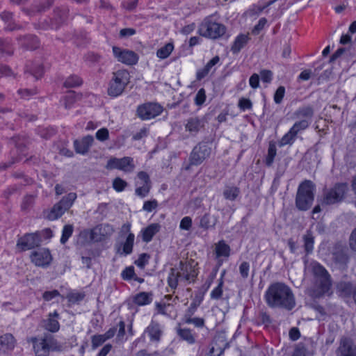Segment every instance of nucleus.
Listing matches in <instances>:
<instances>
[{
    "instance_id": "1",
    "label": "nucleus",
    "mask_w": 356,
    "mask_h": 356,
    "mask_svg": "<svg viewBox=\"0 0 356 356\" xmlns=\"http://www.w3.org/2000/svg\"><path fill=\"white\" fill-rule=\"evenodd\" d=\"M264 298L271 308L291 311L296 306V298L291 289L283 282H275L267 289Z\"/></svg>"
},
{
    "instance_id": "2",
    "label": "nucleus",
    "mask_w": 356,
    "mask_h": 356,
    "mask_svg": "<svg viewBox=\"0 0 356 356\" xmlns=\"http://www.w3.org/2000/svg\"><path fill=\"white\" fill-rule=\"evenodd\" d=\"M315 185L310 180H305L298 186L296 206L300 211H307L314 200Z\"/></svg>"
},
{
    "instance_id": "3",
    "label": "nucleus",
    "mask_w": 356,
    "mask_h": 356,
    "mask_svg": "<svg viewBox=\"0 0 356 356\" xmlns=\"http://www.w3.org/2000/svg\"><path fill=\"white\" fill-rule=\"evenodd\" d=\"M310 266L318 294L323 296L329 292L332 286V279L328 271L316 261L312 262Z\"/></svg>"
},
{
    "instance_id": "4",
    "label": "nucleus",
    "mask_w": 356,
    "mask_h": 356,
    "mask_svg": "<svg viewBox=\"0 0 356 356\" xmlns=\"http://www.w3.org/2000/svg\"><path fill=\"white\" fill-rule=\"evenodd\" d=\"M226 26L213 19L212 16L206 17L200 24L198 33L200 35L218 39L226 33Z\"/></svg>"
},
{
    "instance_id": "5",
    "label": "nucleus",
    "mask_w": 356,
    "mask_h": 356,
    "mask_svg": "<svg viewBox=\"0 0 356 356\" xmlns=\"http://www.w3.org/2000/svg\"><path fill=\"white\" fill-rule=\"evenodd\" d=\"M130 81V75L127 70H118L113 73L107 90L108 95L113 97L122 95Z\"/></svg>"
},
{
    "instance_id": "6",
    "label": "nucleus",
    "mask_w": 356,
    "mask_h": 356,
    "mask_svg": "<svg viewBox=\"0 0 356 356\" xmlns=\"http://www.w3.org/2000/svg\"><path fill=\"white\" fill-rule=\"evenodd\" d=\"M77 197L76 193H70L55 204L52 208L44 211L45 218L49 220H56L60 218L73 205Z\"/></svg>"
},
{
    "instance_id": "7",
    "label": "nucleus",
    "mask_w": 356,
    "mask_h": 356,
    "mask_svg": "<svg viewBox=\"0 0 356 356\" xmlns=\"http://www.w3.org/2000/svg\"><path fill=\"white\" fill-rule=\"evenodd\" d=\"M211 153V147L207 142H200L192 149L189 156V164L186 170H189L191 165H199L202 164Z\"/></svg>"
},
{
    "instance_id": "8",
    "label": "nucleus",
    "mask_w": 356,
    "mask_h": 356,
    "mask_svg": "<svg viewBox=\"0 0 356 356\" xmlns=\"http://www.w3.org/2000/svg\"><path fill=\"white\" fill-rule=\"evenodd\" d=\"M347 183H337L332 188L325 191L322 201L323 204L331 205L341 202L348 191Z\"/></svg>"
},
{
    "instance_id": "9",
    "label": "nucleus",
    "mask_w": 356,
    "mask_h": 356,
    "mask_svg": "<svg viewBox=\"0 0 356 356\" xmlns=\"http://www.w3.org/2000/svg\"><path fill=\"white\" fill-rule=\"evenodd\" d=\"M163 110V106L160 104L148 102L137 107L136 115L142 120H148L160 115Z\"/></svg>"
},
{
    "instance_id": "10",
    "label": "nucleus",
    "mask_w": 356,
    "mask_h": 356,
    "mask_svg": "<svg viewBox=\"0 0 356 356\" xmlns=\"http://www.w3.org/2000/svg\"><path fill=\"white\" fill-rule=\"evenodd\" d=\"M42 242L41 233L35 232L34 233H26L19 238L16 247L20 252H24L38 248Z\"/></svg>"
},
{
    "instance_id": "11",
    "label": "nucleus",
    "mask_w": 356,
    "mask_h": 356,
    "mask_svg": "<svg viewBox=\"0 0 356 356\" xmlns=\"http://www.w3.org/2000/svg\"><path fill=\"white\" fill-rule=\"evenodd\" d=\"M10 143L11 145H13L15 147V148L17 149V150H16V152H14L13 150L11 152L12 156H11L10 159L8 162L2 163L1 165L0 166V168L4 169V170L11 167L13 164L19 162L22 159V157L19 155L16 156V154L18 150L20 152L24 151V148L26 147L27 141H26V139L24 138V137H20L19 136H13V137L10 138Z\"/></svg>"
},
{
    "instance_id": "12",
    "label": "nucleus",
    "mask_w": 356,
    "mask_h": 356,
    "mask_svg": "<svg viewBox=\"0 0 356 356\" xmlns=\"http://www.w3.org/2000/svg\"><path fill=\"white\" fill-rule=\"evenodd\" d=\"M106 168L118 169L125 172H131L135 168L134 159L130 156H124L121 159L111 158L108 161Z\"/></svg>"
},
{
    "instance_id": "13",
    "label": "nucleus",
    "mask_w": 356,
    "mask_h": 356,
    "mask_svg": "<svg viewBox=\"0 0 356 356\" xmlns=\"http://www.w3.org/2000/svg\"><path fill=\"white\" fill-rule=\"evenodd\" d=\"M30 259L35 266L47 268L51 263L52 256L49 249L42 248L31 252Z\"/></svg>"
},
{
    "instance_id": "14",
    "label": "nucleus",
    "mask_w": 356,
    "mask_h": 356,
    "mask_svg": "<svg viewBox=\"0 0 356 356\" xmlns=\"http://www.w3.org/2000/svg\"><path fill=\"white\" fill-rule=\"evenodd\" d=\"M113 52L118 61L127 65H132L138 62V57L137 54L131 50H122L120 47H113Z\"/></svg>"
},
{
    "instance_id": "15",
    "label": "nucleus",
    "mask_w": 356,
    "mask_h": 356,
    "mask_svg": "<svg viewBox=\"0 0 356 356\" xmlns=\"http://www.w3.org/2000/svg\"><path fill=\"white\" fill-rule=\"evenodd\" d=\"M206 120L204 118L192 116L186 120L184 124L186 131L191 136H195L202 129L204 128Z\"/></svg>"
},
{
    "instance_id": "16",
    "label": "nucleus",
    "mask_w": 356,
    "mask_h": 356,
    "mask_svg": "<svg viewBox=\"0 0 356 356\" xmlns=\"http://www.w3.org/2000/svg\"><path fill=\"white\" fill-rule=\"evenodd\" d=\"M348 251V250L346 246L340 243H336L332 253L334 263L342 267L346 266L349 261Z\"/></svg>"
},
{
    "instance_id": "17",
    "label": "nucleus",
    "mask_w": 356,
    "mask_h": 356,
    "mask_svg": "<svg viewBox=\"0 0 356 356\" xmlns=\"http://www.w3.org/2000/svg\"><path fill=\"white\" fill-rule=\"evenodd\" d=\"M179 269L181 273V280H185L188 282H195L198 272L195 269V266L191 263L184 262L180 261L179 264Z\"/></svg>"
},
{
    "instance_id": "18",
    "label": "nucleus",
    "mask_w": 356,
    "mask_h": 356,
    "mask_svg": "<svg viewBox=\"0 0 356 356\" xmlns=\"http://www.w3.org/2000/svg\"><path fill=\"white\" fill-rule=\"evenodd\" d=\"M93 143V136L91 135H87L81 139L74 140L73 145L74 150L77 154L86 155L88 153Z\"/></svg>"
},
{
    "instance_id": "19",
    "label": "nucleus",
    "mask_w": 356,
    "mask_h": 356,
    "mask_svg": "<svg viewBox=\"0 0 356 356\" xmlns=\"http://www.w3.org/2000/svg\"><path fill=\"white\" fill-rule=\"evenodd\" d=\"M337 356H356V348L354 347L352 339L346 337L341 339Z\"/></svg>"
},
{
    "instance_id": "20",
    "label": "nucleus",
    "mask_w": 356,
    "mask_h": 356,
    "mask_svg": "<svg viewBox=\"0 0 356 356\" xmlns=\"http://www.w3.org/2000/svg\"><path fill=\"white\" fill-rule=\"evenodd\" d=\"M59 318L60 314L57 311L49 313L47 318L42 321V326L44 329L50 332H56L60 329Z\"/></svg>"
},
{
    "instance_id": "21",
    "label": "nucleus",
    "mask_w": 356,
    "mask_h": 356,
    "mask_svg": "<svg viewBox=\"0 0 356 356\" xmlns=\"http://www.w3.org/2000/svg\"><path fill=\"white\" fill-rule=\"evenodd\" d=\"M135 236L133 233H129L124 241L115 245L116 252L120 255H129L132 253Z\"/></svg>"
},
{
    "instance_id": "22",
    "label": "nucleus",
    "mask_w": 356,
    "mask_h": 356,
    "mask_svg": "<svg viewBox=\"0 0 356 356\" xmlns=\"http://www.w3.org/2000/svg\"><path fill=\"white\" fill-rule=\"evenodd\" d=\"M16 340L10 333H6L0 337V353H7L15 347Z\"/></svg>"
},
{
    "instance_id": "23",
    "label": "nucleus",
    "mask_w": 356,
    "mask_h": 356,
    "mask_svg": "<svg viewBox=\"0 0 356 356\" xmlns=\"http://www.w3.org/2000/svg\"><path fill=\"white\" fill-rule=\"evenodd\" d=\"M337 288L341 296L346 298L352 296L355 302L356 285H353L350 282H340Z\"/></svg>"
},
{
    "instance_id": "24",
    "label": "nucleus",
    "mask_w": 356,
    "mask_h": 356,
    "mask_svg": "<svg viewBox=\"0 0 356 356\" xmlns=\"http://www.w3.org/2000/svg\"><path fill=\"white\" fill-rule=\"evenodd\" d=\"M20 44L26 49L34 50L40 47V40L36 35H26L17 38Z\"/></svg>"
},
{
    "instance_id": "25",
    "label": "nucleus",
    "mask_w": 356,
    "mask_h": 356,
    "mask_svg": "<svg viewBox=\"0 0 356 356\" xmlns=\"http://www.w3.org/2000/svg\"><path fill=\"white\" fill-rule=\"evenodd\" d=\"M68 13L69 9L66 6L56 7L54 9L52 19L56 24V28H58L67 20Z\"/></svg>"
},
{
    "instance_id": "26",
    "label": "nucleus",
    "mask_w": 356,
    "mask_h": 356,
    "mask_svg": "<svg viewBox=\"0 0 356 356\" xmlns=\"http://www.w3.org/2000/svg\"><path fill=\"white\" fill-rule=\"evenodd\" d=\"M41 339L51 352H60L63 350V344L54 335L49 333L44 334Z\"/></svg>"
},
{
    "instance_id": "27",
    "label": "nucleus",
    "mask_w": 356,
    "mask_h": 356,
    "mask_svg": "<svg viewBox=\"0 0 356 356\" xmlns=\"http://www.w3.org/2000/svg\"><path fill=\"white\" fill-rule=\"evenodd\" d=\"M31 341L33 343L35 356H49L51 351L41 338L32 337Z\"/></svg>"
},
{
    "instance_id": "28",
    "label": "nucleus",
    "mask_w": 356,
    "mask_h": 356,
    "mask_svg": "<svg viewBox=\"0 0 356 356\" xmlns=\"http://www.w3.org/2000/svg\"><path fill=\"white\" fill-rule=\"evenodd\" d=\"M314 115V110L312 106L307 105L298 108L294 113L293 117L297 119L308 120L312 122Z\"/></svg>"
},
{
    "instance_id": "29",
    "label": "nucleus",
    "mask_w": 356,
    "mask_h": 356,
    "mask_svg": "<svg viewBox=\"0 0 356 356\" xmlns=\"http://www.w3.org/2000/svg\"><path fill=\"white\" fill-rule=\"evenodd\" d=\"M214 253L216 259L221 257L228 258L231 253L230 246L224 240H220L215 243Z\"/></svg>"
},
{
    "instance_id": "30",
    "label": "nucleus",
    "mask_w": 356,
    "mask_h": 356,
    "mask_svg": "<svg viewBox=\"0 0 356 356\" xmlns=\"http://www.w3.org/2000/svg\"><path fill=\"white\" fill-rule=\"evenodd\" d=\"M161 225L158 223H152L142 229V239L145 243L150 242L154 235L160 231Z\"/></svg>"
},
{
    "instance_id": "31",
    "label": "nucleus",
    "mask_w": 356,
    "mask_h": 356,
    "mask_svg": "<svg viewBox=\"0 0 356 356\" xmlns=\"http://www.w3.org/2000/svg\"><path fill=\"white\" fill-rule=\"evenodd\" d=\"M220 62V58L218 56H214L212 59H211L206 65L197 71L196 73V79L197 81H201L205 76L208 75V74L211 72L213 67H214L216 64Z\"/></svg>"
},
{
    "instance_id": "32",
    "label": "nucleus",
    "mask_w": 356,
    "mask_h": 356,
    "mask_svg": "<svg viewBox=\"0 0 356 356\" xmlns=\"http://www.w3.org/2000/svg\"><path fill=\"white\" fill-rule=\"evenodd\" d=\"M250 38L248 34H239L234 40L231 51L233 54H238L248 43Z\"/></svg>"
},
{
    "instance_id": "33",
    "label": "nucleus",
    "mask_w": 356,
    "mask_h": 356,
    "mask_svg": "<svg viewBox=\"0 0 356 356\" xmlns=\"http://www.w3.org/2000/svg\"><path fill=\"white\" fill-rule=\"evenodd\" d=\"M153 300L152 292H140L133 297V302L138 306H145Z\"/></svg>"
},
{
    "instance_id": "34",
    "label": "nucleus",
    "mask_w": 356,
    "mask_h": 356,
    "mask_svg": "<svg viewBox=\"0 0 356 356\" xmlns=\"http://www.w3.org/2000/svg\"><path fill=\"white\" fill-rule=\"evenodd\" d=\"M145 332L148 334L150 340L152 341H159L162 334V330L160 325L154 321H152L150 325L146 328Z\"/></svg>"
},
{
    "instance_id": "35",
    "label": "nucleus",
    "mask_w": 356,
    "mask_h": 356,
    "mask_svg": "<svg viewBox=\"0 0 356 356\" xmlns=\"http://www.w3.org/2000/svg\"><path fill=\"white\" fill-rule=\"evenodd\" d=\"M44 72V67L41 63L29 62L26 65L25 72L30 73L36 79L41 78Z\"/></svg>"
},
{
    "instance_id": "36",
    "label": "nucleus",
    "mask_w": 356,
    "mask_h": 356,
    "mask_svg": "<svg viewBox=\"0 0 356 356\" xmlns=\"http://www.w3.org/2000/svg\"><path fill=\"white\" fill-rule=\"evenodd\" d=\"M121 277L123 280L131 281L134 280L140 284L145 282V280L142 277H139L135 273V269L133 266L126 267L121 273Z\"/></svg>"
},
{
    "instance_id": "37",
    "label": "nucleus",
    "mask_w": 356,
    "mask_h": 356,
    "mask_svg": "<svg viewBox=\"0 0 356 356\" xmlns=\"http://www.w3.org/2000/svg\"><path fill=\"white\" fill-rule=\"evenodd\" d=\"M0 17L5 22V29L7 31H14L21 29L19 25H17L13 19V13L8 11H3L0 14Z\"/></svg>"
},
{
    "instance_id": "38",
    "label": "nucleus",
    "mask_w": 356,
    "mask_h": 356,
    "mask_svg": "<svg viewBox=\"0 0 356 356\" xmlns=\"http://www.w3.org/2000/svg\"><path fill=\"white\" fill-rule=\"evenodd\" d=\"M217 223V219L209 213H204L200 219L199 227L204 230L214 228Z\"/></svg>"
},
{
    "instance_id": "39",
    "label": "nucleus",
    "mask_w": 356,
    "mask_h": 356,
    "mask_svg": "<svg viewBox=\"0 0 356 356\" xmlns=\"http://www.w3.org/2000/svg\"><path fill=\"white\" fill-rule=\"evenodd\" d=\"M177 334L182 340L186 341L189 344H193L195 342L196 336L189 328L177 327Z\"/></svg>"
},
{
    "instance_id": "40",
    "label": "nucleus",
    "mask_w": 356,
    "mask_h": 356,
    "mask_svg": "<svg viewBox=\"0 0 356 356\" xmlns=\"http://www.w3.org/2000/svg\"><path fill=\"white\" fill-rule=\"evenodd\" d=\"M277 155L276 143L270 140L268 143L267 155L265 157L264 163L266 165L270 167L273 165L274 159Z\"/></svg>"
},
{
    "instance_id": "41",
    "label": "nucleus",
    "mask_w": 356,
    "mask_h": 356,
    "mask_svg": "<svg viewBox=\"0 0 356 356\" xmlns=\"http://www.w3.org/2000/svg\"><path fill=\"white\" fill-rule=\"evenodd\" d=\"M304 249L306 255L311 254L314 250V237L311 230H307L306 234L303 235Z\"/></svg>"
},
{
    "instance_id": "42",
    "label": "nucleus",
    "mask_w": 356,
    "mask_h": 356,
    "mask_svg": "<svg viewBox=\"0 0 356 356\" xmlns=\"http://www.w3.org/2000/svg\"><path fill=\"white\" fill-rule=\"evenodd\" d=\"M179 280H181V273L177 269L172 268L168 277V286L173 290L176 289L178 286Z\"/></svg>"
},
{
    "instance_id": "43",
    "label": "nucleus",
    "mask_w": 356,
    "mask_h": 356,
    "mask_svg": "<svg viewBox=\"0 0 356 356\" xmlns=\"http://www.w3.org/2000/svg\"><path fill=\"white\" fill-rule=\"evenodd\" d=\"M80 97L74 91H69L63 99V105L66 109H70Z\"/></svg>"
},
{
    "instance_id": "44",
    "label": "nucleus",
    "mask_w": 356,
    "mask_h": 356,
    "mask_svg": "<svg viewBox=\"0 0 356 356\" xmlns=\"http://www.w3.org/2000/svg\"><path fill=\"white\" fill-rule=\"evenodd\" d=\"M240 188L236 186H226L223 191V196L226 200L234 201L240 195Z\"/></svg>"
},
{
    "instance_id": "45",
    "label": "nucleus",
    "mask_w": 356,
    "mask_h": 356,
    "mask_svg": "<svg viewBox=\"0 0 356 356\" xmlns=\"http://www.w3.org/2000/svg\"><path fill=\"white\" fill-rule=\"evenodd\" d=\"M255 323L257 325H264L265 327H268L272 323L271 318L269 314L266 312L260 311L255 317Z\"/></svg>"
},
{
    "instance_id": "46",
    "label": "nucleus",
    "mask_w": 356,
    "mask_h": 356,
    "mask_svg": "<svg viewBox=\"0 0 356 356\" xmlns=\"http://www.w3.org/2000/svg\"><path fill=\"white\" fill-rule=\"evenodd\" d=\"M173 49V43L168 42L157 50L156 56L161 59L167 58L171 54Z\"/></svg>"
},
{
    "instance_id": "47",
    "label": "nucleus",
    "mask_w": 356,
    "mask_h": 356,
    "mask_svg": "<svg viewBox=\"0 0 356 356\" xmlns=\"http://www.w3.org/2000/svg\"><path fill=\"white\" fill-rule=\"evenodd\" d=\"M297 136L293 133V131L289 129V131L286 133L280 139L278 143L280 147H283L286 145H291L295 142Z\"/></svg>"
},
{
    "instance_id": "48",
    "label": "nucleus",
    "mask_w": 356,
    "mask_h": 356,
    "mask_svg": "<svg viewBox=\"0 0 356 356\" xmlns=\"http://www.w3.org/2000/svg\"><path fill=\"white\" fill-rule=\"evenodd\" d=\"M309 125L310 122L308 120H300L296 122L290 129L297 136L298 133L307 129Z\"/></svg>"
},
{
    "instance_id": "49",
    "label": "nucleus",
    "mask_w": 356,
    "mask_h": 356,
    "mask_svg": "<svg viewBox=\"0 0 356 356\" xmlns=\"http://www.w3.org/2000/svg\"><path fill=\"white\" fill-rule=\"evenodd\" d=\"M0 53L11 56L13 54V48L10 40L0 38Z\"/></svg>"
},
{
    "instance_id": "50",
    "label": "nucleus",
    "mask_w": 356,
    "mask_h": 356,
    "mask_svg": "<svg viewBox=\"0 0 356 356\" xmlns=\"http://www.w3.org/2000/svg\"><path fill=\"white\" fill-rule=\"evenodd\" d=\"M83 83L82 79L77 75H71L65 81L63 86L65 88H75L80 86Z\"/></svg>"
},
{
    "instance_id": "51",
    "label": "nucleus",
    "mask_w": 356,
    "mask_h": 356,
    "mask_svg": "<svg viewBox=\"0 0 356 356\" xmlns=\"http://www.w3.org/2000/svg\"><path fill=\"white\" fill-rule=\"evenodd\" d=\"M35 28L42 30L56 29V24L52 18H45L43 20L40 21L38 24H35Z\"/></svg>"
},
{
    "instance_id": "52",
    "label": "nucleus",
    "mask_w": 356,
    "mask_h": 356,
    "mask_svg": "<svg viewBox=\"0 0 356 356\" xmlns=\"http://www.w3.org/2000/svg\"><path fill=\"white\" fill-rule=\"evenodd\" d=\"M136 188L135 189L136 195L144 198L148 195L149 191L152 188V185H138L136 186Z\"/></svg>"
},
{
    "instance_id": "53",
    "label": "nucleus",
    "mask_w": 356,
    "mask_h": 356,
    "mask_svg": "<svg viewBox=\"0 0 356 356\" xmlns=\"http://www.w3.org/2000/svg\"><path fill=\"white\" fill-rule=\"evenodd\" d=\"M74 227L72 225H65L63 227L62 236L60 240L61 244H65L68 241L70 237L72 235Z\"/></svg>"
},
{
    "instance_id": "54",
    "label": "nucleus",
    "mask_w": 356,
    "mask_h": 356,
    "mask_svg": "<svg viewBox=\"0 0 356 356\" xmlns=\"http://www.w3.org/2000/svg\"><path fill=\"white\" fill-rule=\"evenodd\" d=\"M138 181H136V186L138 185H152V181L149 175L145 171H140L137 174Z\"/></svg>"
},
{
    "instance_id": "55",
    "label": "nucleus",
    "mask_w": 356,
    "mask_h": 356,
    "mask_svg": "<svg viewBox=\"0 0 356 356\" xmlns=\"http://www.w3.org/2000/svg\"><path fill=\"white\" fill-rule=\"evenodd\" d=\"M224 285V281L218 280V284L211 292V298L213 300H219L222 298Z\"/></svg>"
},
{
    "instance_id": "56",
    "label": "nucleus",
    "mask_w": 356,
    "mask_h": 356,
    "mask_svg": "<svg viewBox=\"0 0 356 356\" xmlns=\"http://www.w3.org/2000/svg\"><path fill=\"white\" fill-rule=\"evenodd\" d=\"M150 256L147 253H142L139 255L138 259L134 261V264L141 269L148 264Z\"/></svg>"
},
{
    "instance_id": "57",
    "label": "nucleus",
    "mask_w": 356,
    "mask_h": 356,
    "mask_svg": "<svg viewBox=\"0 0 356 356\" xmlns=\"http://www.w3.org/2000/svg\"><path fill=\"white\" fill-rule=\"evenodd\" d=\"M206 91L204 88H200L194 99V102L196 106H201L206 101Z\"/></svg>"
},
{
    "instance_id": "58",
    "label": "nucleus",
    "mask_w": 356,
    "mask_h": 356,
    "mask_svg": "<svg viewBox=\"0 0 356 356\" xmlns=\"http://www.w3.org/2000/svg\"><path fill=\"white\" fill-rule=\"evenodd\" d=\"M127 185V182L120 177H116L113 181V187L117 192L123 191Z\"/></svg>"
},
{
    "instance_id": "59",
    "label": "nucleus",
    "mask_w": 356,
    "mask_h": 356,
    "mask_svg": "<svg viewBox=\"0 0 356 356\" xmlns=\"http://www.w3.org/2000/svg\"><path fill=\"white\" fill-rule=\"evenodd\" d=\"M238 107L241 111L251 110L252 108V103L250 99L241 97L238 100Z\"/></svg>"
},
{
    "instance_id": "60",
    "label": "nucleus",
    "mask_w": 356,
    "mask_h": 356,
    "mask_svg": "<svg viewBox=\"0 0 356 356\" xmlns=\"http://www.w3.org/2000/svg\"><path fill=\"white\" fill-rule=\"evenodd\" d=\"M103 334H95L91 337L92 348L93 350L97 348L106 341Z\"/></svg>"
},
{
    "instance_id": "61",
    "label": "nucleus",
    "mask_w": 356,
    "mask_h": 356,
    "mask_svg": "<svg viewBox=\"0 0 356 356\" xmlns=\"http://www.w3.org/2000/svg\"><path fill=\"white\" fill-rule=\"evenodd\" d=\"M285 95V88L280 86L277 88L273 95V99L275 104H280L282 103Z\"/></svg>"
},
{
    "instance_id": "62",
    "label": "nucleus",
    "mask_w": 356,
    "mask_h": 356,
    "mask_svg": "<svg viewBox=\"0 0 356 356\" xmlns=\"http://www.w3.org/2000/svg\"><path fill=\"white\" fill-rule=\"evenodd\" d=\"M250 264L248 261H242L238 267L239 273L241 277L244 280L247 279L249 276Z\"/></svg>"
},
{
    "instance_id": "63",
    "label": "nucleus",
    "mask_w": 356,
    "mask_h": 356,
    "mask_svg": "<svg viewBox=\"0 0 356 356\" xmlns=\"http://www.w3.org/2000/svg\"><path fill=\"white\" fill-rule=\"evenodd\" d=\"M34 197L31 195H27L23 198V201L21 204L22 210L26 211L33 204Z\"/></svg>"
},
{
    "instance_id": "64",
    "label": "nucleus",
    "mask_w": 356,
    "mask_h": 356,
    "mask_svg": "<svg viewBox=\"0 0 356 356\" xmlns=\"http://www.w3.org/2000/svg\"><path fill=\"white\" fill-rule=\"evenodd\" d=\"M307 348L302 343H299L295 347L291 356H306Z\"/></svg>"
}]
</instances>
